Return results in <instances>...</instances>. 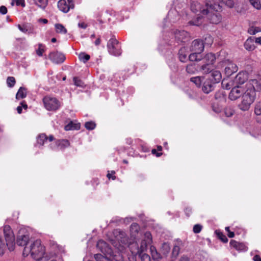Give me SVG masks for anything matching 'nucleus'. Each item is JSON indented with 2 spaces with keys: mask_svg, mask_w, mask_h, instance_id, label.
Returning <instances> with one entry per match:
<instances>
[{
  "mask_svg": "<svg viewBox=\"0 0 261 261\" xmlns=\"http://www.w3.org/2000/svg\"><path fill=\"white\" fill-rule=\"evenodd\" d=\"M7 84L9 87H12L15 84V80L14 77L9 76L7 78Z\"/></svg>",
  "mask_w": 261,
  "mask_h": 261,
  "instance_id": "nucleus-46",
  "label": "nucleus"
},
{
  "mask_svg": "<svg viewBox=\"0 0 261 261\" xmlns=\"http://www.w3.org/2000/svg\"><path fill=\"white\" fill-rule=\"evenodd\" d=\"M219 12L208 8V11H206V13H205V15H206L207 19L211 23L218 24L221 20V16Z\"/></svg>",
  "mask_w": 261,
  "mask_h": 261,
  "instance_id": "nucleus-11",
  "label": "nucleus"
},
{
  "mask_svg": "<svg viewBox=\"0 0 261 261\" xmlns=\"http://www.w3.org/2000/svg\"><path fill=\"white\" fill-rule=\"evenodd\" d=\"M208 7L205 4V6L202 5L197 2H193L191 4V11L197 14L196 18L193 19L189 22L190 25L199 26L201 25L204 20L203 15H205L206 11H208Z\"/></svg>",
  "mask_w": 261,
  "mask_h": 261,
  "instance_id": "nucleus-5",
  "label": "nucleus"
},
{
  "mask_svg": "<svg viewBox=\"0 0 261 261\" xmlns=\"http://www.w3.org/2000/svg\"><path fill=\"white\" fill-rule=\"evenodd\" d=\"M179 60L182 62H185L188 60L187 56L189 55V53L187 49L185 47L181 48L178 52Z\"/></svg>",
  "mask_w": 261,
  "mask_h": 261,
  "instance_id": "nucleus-23",
  "label": "nucleus"
},
{
  "mask_svg": "<svg viewBox=\"0 0 261 261\" xmlns=\"http://www.w3.org/2000/svg\"><path fill=\"white\" fill-rule=\"evenodd\" d=\"M260 90L261 84L257 80L254 79L249 81L243 89L242 100L238 106L240 109L248 111L255 99L256 92Z\"/></svg>",
  "mask_w": 261,
  "mask_h": 261,
  "instance_id": "nucleus-2",
  "label": "nucleus"
},
{
  "mask_svg": "<svg viewBox=\"0 0 261 261\" xmlns=\"http://www.w3.org/2000/svg\"><path fill=\"white\" fill-rule=\"evenodd\" d=\"M3 232L6 244L0 236V255L4 254L6 247L10 251H12L15 249V236L11 227L9 225H5Z\"/></svg>",
  "mask_w": 261,
  "mask_h": 261,
  "instance_id": "nucleus-4",
  "label": "nucleus"
},
{
  "mask_svg": "<svg viewBox=\"0 0 261 261\" xmlns=\"http://www.w3.org/2000/svg\"><path fill=\"white\" fill-rule=\"evenodd\" d=\"M140 226L137 223H133L130 227L131 238L127 237L125 232L119 229H116L113 231L114 238L110 239V241L113 246L119 252L124 251L126 246H134L135 243L138 241Z\"/></svg>",
  "mask_w": 261,
  "mask_h": 261,
  "instance_id": "nucleus-1",
  "label": "nucleus"
},
{
  "mask_svg": "<svg viewBox=\"0 0 261 261\" xmlns=\"http://www.w3.org/2000/svg\"><path fill=\"white\" fill-rule=\"evenodd\" d=\"M78 26L82 29H86L87 27V24L85 23L84 22H80L78 23Z\"/></svg>",
  "mask_w": 261,
  "mask_h": 261,
  "instance_id": "nucleus-58",
  "label": "nucleus"
},
{
  "mask_svg": "<svg viewBox=\"0 0 261 261\" xmlns=\"http://www.w3.org/2000/svg\"><path fill=\"white\" fill-rule=\"evenodd\" d=\"M0 13L3 15L6 14L7 13V8L4 6L0 7Z\"/></svg>",
  "mask_w": 261,
  "mask_h": 261,
  "instance_id": "nucleus-55",
  "label": "nucleus"
},
{
  "mask_svg": "<svg viewBox=\"0 0 261 261\" xmlns=\"http://www.w3.org/2000/svg\"><path fill=\"white\" fill-rule=\"evenodd\" d=\"M58 7L59 10L64 13H67L70 9H73L72 7L68 3L67 4L65 0H60L58 2Z\"/></svg>",
  "mask_w": 261,
  "mask_h": 261,
  "instance_id": "nucleus-20",
  "label": "nucleus"
},
{
  "mask_svg": "<svg viewBox=\"0 0 261 261\" xmlns=\"http://www.w3.org/2000/svg\"><path fill=\"white\" fill-rule=\"evenodd\" d=\"M69 146V142L67 140H58L51 142L49 145V148L55 151L64 149Z\"/></svg>",
  "mask_w": 261,
  "mask_h": 261,
  "instance_id": "nucleus-12",
  "label": "nucleus"
},
{
  "mask_svg": "<svg viewBox=\"0 0 261 261\" xmlns=\"http://www.w3.org/2000/svg\"><path fill=\"white\" fill-rule=\"evenodd\" d=\"M21 106L17 107V111L18 114H21L22 113V108L26 110L28 108V106L26 103L24 101L21 102Z\"/></svg>",
  "mask_w": 261,
  "mask_h": 261,
  "instance_id": "nucleus-50",
  "label": "nucleus"
},
{
  "mask_svg": "<svg viewBox=\"0 0 261 261\" xmlns=\"http://www.w3.org/2000/svg\"><path fill=\"white\" fill-rule=\"evenodd\" d=\"M143 251H140L139 252L137 253L133 252V251L131 252L133 254H139L142 261H150V256L146 253H143Z\"/></svg>",
  "mask_w": 261,
  "mask_h": 261,
  "instance_id": "nucleus-34",
  "label": "nucleus"
},
{
  "mask_svg": "<svg viewBox=\"0 0 261 261\" xmlns=\"http://www.w3.org/2000/svg\"><path fill=\"white\" fill-rule=\"evenodd\" d=\"M27 96V89L24 87H20L16 94V98L20 99Z\"/></svg>",
  "mask_w": 261,
  "mask_h": 261,
  "instance_id": "nucleus-27",
  "label": "nucleus"
},
{
  "mask_svg": "<svg viewBox=\"0 0 261 261\" xmlns=\"http://www.w3.org/2000/svg\"><path fill=\"white\" fill-rule=\"evenodd\" d=\"M167 18L171 22H175L179 19L177 12L175 10H171L168 14Z\"/></svg>",
  "mask_w": 261,
  "mask_h": 261,
  "instance_id": "nucleus-24",
  "label": "nucleus"
},
{
  "mask_svg": "<svg viewBox=\"0 0 261 261\" xmlns=\"http://www.w3.org/2000/svg\"><path fill=\"white\" fill-rule=\"evenodd\" d=\"M191 47L192 51L201 54L204 49V43L203 41L198 39L194 40L192 42Z\"/></svg>",
  "mask_w": 261,
  "mask_h": 261,
  "instance_id": "nucleus-17",
  "label": "nucleus"
},
{
  "mask_svg": "<svg viewBox=\"0 0 261 261\" xmlns=\"http://www.w3.org/2000/svg\"><path fill=\"white\" fill-rule=\"evenodd\" d=\"M56 32L58 33L65 34L67 33V30L61 24H56L55 25Z\"/></svg>",
  "mask_w": 261,
  "mask_h": 261,
  "instance_id": "nucleus-35",
  "label": "nucleus"
},
{
  "mask_svg": "<svg viewBox=\"0 0 261 261\" xmlns=\"http://www.w3.org/2000/svg\"><path fill=\"white\" fill-rule=\"evenodd\" d=\"M202 229V226L200 224H196L193 227V231L195 233H199Z\"/></svg>",
  "mask_w": 261,
  "mask_h": 261,
  "instance_id": "nucleus-53",
  "label": "nucleus"
},
{
  "mask_svg": "<svg viewBox=\"0 0 261 261\" xmlns=\"http://www.w3.org/2000/svg\"><path fill=\"white\" fill-rule=\"evenodd\" d=\"M18 28L21 32L24 33L31 34L33 33V30L30 25L23 24L21 25L18 24Z\"/></svg>",
  "mask_w": 261,
  "mask_h": 261,
  "instance_id": "nucleus-28",
  "label": "nucleus"
},
{
  "mask_svg": "<svg viewBox=\"0 0 261 261\" xmlns=\"http://www.w3.org/2000/svg\"><path fill=\"white\" fill-rule=\"evenodd\" d=\"M230 245L240 251H246L248 249L247 246L243 243H240L235 240H231Z\"/></svg>",
  "mask_w": 261,
  "mask_h": 261,
  "instance_id": "nucleus-19",
  "label": "nucleus"
},
{
  "mask_svg": "<svg viewBox=\"0 0 261 261\" xmlns=\"http://www.w3.org/2000/svg\"><path fill=\"white\" fill-rule=\"evenodd\" d=\"M254 113L257 116L261 115V105L260 102H258L255 104L254 108Z\"/></svg>",
  "mask_w": 261,
  "mask_h": 261,
  "instance_id": "nucleus-44",
  "label": "nucleus"
},
{
  "mask_svg": "<svg viewBox=\"0 0 261 261\" xmlns=\"http://www.w3.org/2000/svg\"><path fill=\"white\" fill-rule=\"evenodd\" d=\"M115 171H111V173H109L108 174H107V177L109 178H112V179H115V176H113V175L115 174Z\"/></svg>",
  "mask_w": 261,
  "mask_h": 261,
  "instance_id": "nucleus-57",
  "label": "nucleus"
},
{
  "mask_svg": "<svg viewBox=\"0 0 261 261\" xmlns=\"http://www.w3.org/2000/svg\"><path fill=\"white\" fill-rule=\"evenodd\" d=\"M80 128V125L77 124H74L72 122H71L65 126V129L66 130H69L72 129H77Z\"/></svg>",
  "mask_w": 261,
  "mask_h": 261,
  "instance_id": "nucleus-37",
  "label": "nucleus"
},
{
  "mask_svg": "<svg viewBox=\"0 0 261 261\" xmlns=\"http://www.w3.org/2000/svg\"><path fill=\"white\" fill-rule=\"evenodd\" d=\"M45 247L42 245L39 240H37L25 246L23 251L24 256L30 255L33 258L38 261L40 260L43 257L46 258L47 256H45Z\"/></svg>",
  "mask_w": 261,
  "mask_h": 261,
  "instance_id": "nucleus-3",
  "label": "nucleus"
},
{
  "mask_svg": "<svg viewBox=\"0 0 261 261\" xmlns=\"http://www.w3.org/2000/svg\"><path fill=\"white\" fill-rule=\"evenodd\" d=\"M90 56L84 53H81L79 55V58L80 61L84 63H86L90 59Z\"/></svg>",
  "mask_w": 261,
  "mask_h": 261,
  "instance_id": "nucleus-38",
  "label": "nucleus"
},
{
  "mask_svg": "<svg viewBox=\"0 0 261 261\" xmlns=\"http://www.w3.org/2000/svg\"><path fill=\"white\" fill-rule=\"evenodd\" d=\"M75 85L78 87H83L84 86V83L83 81L77 77H74L73 79Z\"/></svg>",
  "mask_w": 261,
  "mask_h": 261,
  "instance_id": "nucleus-47",
  "label": "nucleus"
},
{
  "mask_svg": "<svg viewBox=\"0 0 261 261\" xmlns=\"http://www.w3.org/2000/svg\"><path fill=\"white\" fill-rule=\"evenodd\" d=\"M227 236H228L229 238H232L234 237V233L232 231H228V232L227 233Z\"/></svg>",
  "mask_w": 261,
  "mask_h": 261,
  "instance_id": "nucleus-61",
  "label": "nucleus"
},
{
  "mask_svg": "<svg viewBox=\"0 0 261 261\" xmlns=\"http://www.w3.org/2000/svg\"><path fill=\"white\" fill-rule=\"evenodd\" d=\"M204 60L205 61L206 63H209L213 65L216 60V57L214 54L208 53L206 55Z\"/></svg>",
  "mask_w": 261,
  "mask_h": 261,
  "instance_id": "nucleus-30",
  "label": "nucleus"
},
{
  "mask_svg": "<svg viewBox=\"0 0 261 261\" xmlns=\"http://www.w3.org/2000/svg\"><path fill=\"white\" fill-rule=\"evenodd\" d=\"M261 32V29L257 27H251L248 30V32L250 35H255L256 33Z\"/></svg>",
  "mask_w": 261,
  "mask_h": 261,
  "instance_id": "nucleus-40",
  "label": "nucleus"
},
{
  "mask_svg": "<svg viewBox=\"0 0 261 261\" xmlns=\"http://www.w3.org/2000/svg\"><path fill=\"white\" fill-rule=\"evenodd\" d=\"M224 113L226 117H230L233 115L234 111L230 108H227L224 110Z\"/></svg>",
  "mask_w": 261,
  "mask_h": 261,
  "instance_id": "nucleus-51",
  "label": "nucleus"
},
{
  "mask_svg": "<svg viewBox=\"0 0 261 261\" xmlns=\"http://www.w3.org/2000/svg\"><path fill=\"white\" fill-rule=\"evenodd\" d=\"M180 247L178 245H175L173 248L172 254L176 257L179 253Z\"/></svg>",
  "mask_w": 261,
  "mask_h": 261,
  "instance_id": "nucleus-52",
  "label": "nucleus"
},
{
  "mask_svg": "<svg viewBox=\"0 0 261 261\" xmlns=\"http://www.w3.org/2000/svg\"><path fill=\"white\" fill-rule=\"evenodd\" d=\"M189 59L191 61H200L201 60V55L200 53L194 52L193 53L189 55Z\"/></svg>",
  "mask_w": 261,
  "mask_h": 261,
  "instance_id": "nucleus-33",
  "label": "nucleus"
},
{
  "mask_svg": "<svg viewBox=\"0 0 261 261\" xmlns=\"http://www.w3.org/2000/svg\"><path fill=\"white\" fill-rule=\"evenodd\" d=\"M218 235L219 239L223 242L226 243L228 242V239L227 238V237L225 235L222 234V233H218Z\"/></svg>",
  "mask_w": 261,
  "mask_h": 261,
  "instance_id": "nucleus-54",
  "label": "nucleus"
},
{
  "mask_svg": "<svg viewBox=\"0 0 261 261\" xmlns=\"http://www.w3.org/2000/svg\"><path fill=\"white\" fill-rule=\"evenodd\" d=\"M254 37H249L244 43V47L248 51H252L255 48Z\"/></svg>",
  "mask_w": 261,
  "mask_h": 261,
  "instance_id": "nucleus-21",
  "label": "nucleus"
},
{
  "mask_svg": "<svg viewBox=\"0 0 261 261\" xmlns=\"http://www.w3.org/2000/svg\"><path fill=\"white\" fill-rule=\"evenodd\" d=\"M150 251L152 257L154 259H158L160 257V254L158 253L155 247L153 246H151L150 247Z\"/></svg>",
  "mask_w": 261,
  "mask_h": 261,
  "instance_id": "nucleus-41",
  "label": "nucleus"
},
{
  "mask_svg": "<svg viewBox=\"0 0 261 261\" xmlns=\"http://www.w3.org/2000/svg\"><path fill=\"white\" fill-rule=\"evenodd\" d=\"M179 261H189V258L187 257L183 256L180 258Z\"/></svg>",
  "mask_w": 261,
  "mask_h": 261,
  "instance_id": "nucleus-64",
  "label": "nucleus"
},
{
  "mask_svg": "<svg viewBox=\"0 0 261 261\" xmlns=\"http://www.w3.org/2000/svg\"><path fill=\"white\" fill-rule=\"evenodd\" d=\"M97 247L105 255L108 254L112 255L113 254L112 249L109 247V246L106 242L102 240H99L98 241L97 243Z\"/></svg>",
  "mask_w": 261,
  "mask_h": 261,
  "instance_id": "nucleus-15",
  "label": "nucleus"
},
{
  "mask_svg": "<svg viewBox=\"0 0 261 261\" xmlns=\"http://www.w3.org/2000/svg\"><path fill=\"white\" fill-rule=\"evenodd\" d=\"M85 127L88 130H93L96 126V124L93 121H88L85 124Z\"/></svg>",
  "mask_w": 261,
  "mask_h": 261,
  "instance_id": "nucleus-43",
  "label": "nucleus"
},
{
  "mask_svg": "<svg viewBox=\"0 0 261 261\" xmlns=\"http://www.w3.org/2000/svg\"><path fill=\"white\" fill-rule=\"evenodd\" d=\"M253 259L254 261H261V258L258 255H255L253 258Z\"/></svg>",
  "mask_w": 261,
  "mask_h": 261,
  "instance_id": "nucleus-59",
  "label": "nucleus"
},
{
  "mask_svg": "<svg viewBox=\"0 0 261 261\" xmlns=\"http://www.w3.org/2000/svg\"><path fill=\"white\" fill-rule=\"evenodd\" d=\"M54 137L53 135L47 137L45 134H40L36 138V145L39 147H41L45 144L48 142H53Z\"/></svg>",
  "mask_w": 261,
  "mask_h": 261,
  "instance_id": "nucleus-13",
  "label": "nucleus"
},
{
  "mask_svg": "<svg viewBox=\"0 0 261 261\" xmlns=\"http://www.w3.org/2000/svg\"><path fill=\"white\" fill-rule=\"evenodd\" d=\"M243 92V88L240 86L233 87L229 94V98L231 100H235L242 96Z\"/></svg>",
  "mask_w": 261,
  "mask_h": 261,
  "instance_id": "nucleus-16",
  "label": "nucleus"
},
{
  "mask_svg": "<svg viewBox=\"0 0 261 261\" xmlns=\"http://www.w3.org/2000/svg\"><path fill=\"white\" fill-rule=\"evenodd\" d=\"M261 0H249L250 4L256 9H261Z\"/></svg>",
  "mask_w": 261,
  "mask_h": 261,
  "instance_id": "nucleus-36",
  "label": "nucleus"
},
{
  "mask_svg": "<svg viewBox=\"0 0 261 261\" xmlns=\"http://www.w3.org/2000/svg\"><path fill=\"white\" fill-rule=\"evenodd\" d=\"M213 88L214 85L213 84L205 82L202 87V90L205 93H209L213 90Z\"/></svg>",
  "mask_w": 261,
  "mask_h": 261,
  "instance_id": "nucleus-31",
  "label": "nucleus"
},
{
  "mask_svg": "<svg viewBox=\"0 0 261 261\" xmlns=\"http://www.w3.org/2000/svg\"><path fill=\"white\" fill-rule=\"evenodd\" d=\"M247 80V76L244 73L240 72L236 76L235 81L239 84H243Z\"/></svg>",
  "mask_w": 261,
  "mask_h": 261,
  "instance_id": "nucleus-26",
  "label": "nucleus"
},
{
  "mask_svg": "<svg viewBox=\"0 0 261 261\" xmlns=\"http://www.w3.org/2000/svg\"><path fill=\"white\" fill-rule=\"evenodd\" d=\"M254 41L256 43H258L261 45V37L254 38Z\"/></svg>",
  "mask_w": 261,
  "mask_h": 261,
  "instance_id": "nucleus-60",
  "label": "nucleus"
},
{
  "mask_svg": "<svg viewBox=\"0 0 261 261\" xmlns=\"http://www.w3.org/2000/svg\"><path fill=\"white\" fill-rule=\"evenodd\" d=\"M29 239L30 237L28 234H19L17 238L16 243L20 246H27L26 245H28Z\"/></svg>",
  "mask_w": 261,
  "mask_h": 261,
  "instance_id": "nucleus-18",
  "label": "nucleus"
},
{
  "mask_svg": "<svg viewBox=\"0 0 261 261\" xmlns=\"http://www.w3.org/2000/svg\"><path fill=\"white\" fill-rule=\"evenodd\" d=\"M188 36V33L184 30H177L174 32L175 38L179 41H184Z\"/></svg>",
  "mask_w": 261,
  "mask_h": 261,
  "instance_id": "nucleus-22",
  "label": "nucleus"
},
{
  "mask_svg": "<svg viewBox=\"0 0 261 261\" xmlns=\"http://www.w3.org/2000/svg\"><path fill=\"white\" fill-rule=\"evenodd\" d=\"M224 67V72L227 76H229L237 72L238 70V66L231 61L228 59H225L219 63L218 67Z\"/></svg>",
  "mask_w": 261,
  "mask_h": 261,
  "instance_id": "nucleus-8",
  "label": "nucleus"
},
{
  "mask_svg": "<svg viewBox=\"0 0 261 261\" xmlns=\"http://www.w3.org/2000/svg\"><path fill=\"white\" fill-rule=\"evenodd\" d=\"M34 3L38 7L44 9L48 4V0H33Z\"/></svg>",
  "mask_w": 261,
  "mask_h": 261,
  "instance_id": "nucleus-32",
  "label": "nucleus"
},
{
  "mask_svg": "<svg viewBox=\"0 0 261 261\" xmlns=\"http://www.w3.org/2000/svg\"><path fill=\"white\" fill-rule=\"evenodd\" d=\"M203 80V77L200 76H196L191 78V81L195 83L197 87H199L201 85Z\"/></svg>",
  "mask_w": 261,
  "mask_h": 261,
  "instance_id": "nucleus-39",
  "label": "nucleus"
},
{
  "mask_svg": "<svg viewBox=\"0 0 261 261\" xmlns=\"http://www.w3.org/2000/svg\"><path fill=\"white\" fill-rule=\"evenodd\" d=\"M232 86L231 81H227V80H223L222 82V86L223 88L226 89H229L231 88Z\"/></svg>",
  "mask_w": 261,
  "mask_h": 261,
  "instance_id": "nucleus-42",
  "label": "nucleus"
},
{
  "mask_svg": "<svg viewBox=\"0 0 261 261\" xmlns=\"http://www.w3.org/2000/svg\"><path fill=\"white\" fill-rule=\"evenodd\" d=\"M45 108L48 111L56 110L60 107L59 100L50 96H45L43 99Z\"/></svg>",
  "mask_w": 261,
  "mask_h": 261,
  "instance_id": "nucleus-10",
  "label": "nucleus"
},
{
  "mask_svg": "<svg viewBox=\"0 0 261 261\" xmlns=\"http://www.w3.org/2000/svg\"><path fill=\"white\" fill-rule=\"evenodd\" d=\"M213 42V38L210 35H207L205 37L204 41H203L204 45L207 44L208 45H211L212 44Z\"/></svg>",
  "mask_w": 261,
  "mask_h": 261,
  "instance_id": "nucleus-48",
  "label": "nucleus"
},
{
  "mask_svg": "<svg viewBox=\"0 0 261 261\" xmlns=\"http://www.w3.org/2000/svg\"><path fill=\"white\" fill-rule=\"evenodd\" d=\"M152 154H155L156 156L158 157L160 156L162 154V153H156V150L155 149L152 150Z\"/></svg>",
  "mask_w": 261,
  "mask_h": 261,
  "instance_id": "nucleus-62",
  "label": "nucleus"
},
{
  "mask_svg": "<svg viewBox=\"0 0 261 261\" xmlns=\"http://www.w3.org/2000/svg\"><path fill=\"white\" fill-rule=\"evenodd\" d=\"M152 242V236L150 232L146 231L144 233L143 239L141 241L140 247H139L138 242L135 243L134 246H130V250L133 252L137 253L140 251H144L147 247V245Z\"/></svg>",
  "mask_w": 261,
  "mask_h": 261,
  "instance_id": "nucleus-6",
  "label": "nucleus"
},
{
  "mask_svg": "<svg viewBox=\"0 0 261 261\" xmlns=\"http://www.w3.org/2000/svg\"><path fill=\"white\" fill-rule=\"evenodd\" d=\"M185 212L187 216H189L192 213V209L190 207H186L185 210Z\"/></svg>",
  "mask_w": 261,
  "mask_h": 261,
  "instance_id": "nucleus-56",
  "label": "nucleus"
},
{
  "mask_svg": "<svg viewBox=\"0 0 261 261\" xmlns=\"http://www.w3.org/2000/svg\"><path fill=\"white\" fill-rule=\"evenodd\" d=\"M48 58L53 62L56 64L63 63L66 59L63 54L58 51L50 53Z\"/></svg>",
  "mask_w": 261,
  "mask_h": 261,
  "instance_id": "nucleus-14",
  "label": "nucleus"
},
{
  "mask_svg": "<svg viewBox=\"0 0 261 261\" xmlns=\"http://www.w3.org/2000/svg\"><path fill=\"white\" fill-rule=\"evenodd\" d=\"M186 70L190 74H194L196 71V68L194 65L190 64L187 66Z\"/></svg>",
  "mask_w": 261,
  "mask_h": 261,
  "instance_id": "nucleus-45",
  "label": "nucleus"
},
{
  "mask_svg": "<svg viewBox=\"0 0 261 261\" xmlns=\"http://www.w3.org/2000/svg\"><path fill=\"white\" fill-rule=\"evenodd\" d=\"M107 48L109 53L115 56H120L121 50L120 44L116 38H111L108 42Z\"/></svg>",
  "mask_w": 261,
  "mask_h": 261,
  "instance_id": "nucleus-9",
  "label": "nucleus"
},
{
  "mask_svg": "<svg viewBox=\"0 0 261 261\" xmlns=\"http://www.w3.org/2000/svg\"><path fill=\"white\" fill-rule=\"evenodd\" d=\"M213 66L209 63H205L201 66V69L203 73L207 74L213 72Z\"/></svg>",
  "mask_w": 261,
  "mask_h": 261,
  "instance_id": "nucleus-29",
  "label": "nucleus"
},
{
  "mask_svg": "<svg viewBox=\"0 0 261 261\" xmlns=\"http://www.w3.org/2000/svg\"><path fill=\"white\" fill-rule=\"evenodd\" d=\"M44 48H45V46L43 44H39L38 48L36 50L37 55H38L39 56H42L43 55V53L44 52V50H45Z\"/></svg>",
  "mask_w": 261,
  "mask_h": 261,
  "instance_id": "nucleus-49",
  "label": "nucleus"
},
{
  "mask_svg": "<svg viewBox=\"0 0 261 261\" xmlns=\"http://www.w3.org/2000/svg\"><path fill=\"white\" fill-rule=\"evenodd\" d=\"M206 6L210 9H213L216 11H221L222 6L221 3H223L229 8L234 6L233 0H205Z\"/></svg>",
  "mask_w": 261,
  "mask_h": 261,
  "instance_id": "nucleus-7",
  "label": "nucleus"
},
{
  "mask_svg": "<svg viewBox=\"0 0 261 261\" xmlns=\"http://www.w3.org/2000/svg\"><path fill=\"white\" fill-rule=\"evenodd\" d=\"M213 83H218L220 82L222 79L221 72L218 70H213L211 74Z\"/></svg>",
  "mask_w": 261,
  "mask_h": 261,
  "instance_id": "nucleus-25",
  "label": "nucleus"
},
{
  "mask_svg": "<svg viewBox=\"0 0 261 261\" xmlns=\"http://www.w3.org/2000/svg\"><path fill=\"white\" fill-rule=\"evenodd\" d=\"M95 45H98L100 43V39L99 38L96 39V40L94 42Z\"/></svg>",
  "mask_w": 261,
  "mask_h": 261,
  "instance_id": "nucleus-63",
  "label": "nucleus"
}]
</instances>
